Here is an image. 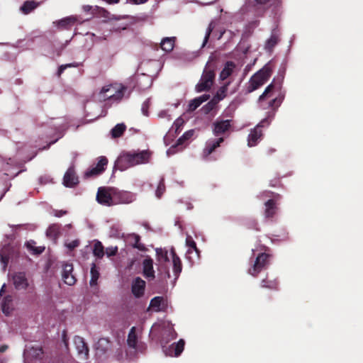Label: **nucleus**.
<instances>
[{
    "label": "nucleus",
    "mask_w": 363,
    "mask_h": 363,
    "mask_svg": "<svg viewBox=\"0 0 363 363\" xmlns=\"http://www.w3.org/2000/svg\"><path fill=\"white\" fill-rule=\"evenodd\" d=\"M157 261L159 264V270L161 273L164 272V279L169 277L168 267L172 264L173 271L176 277H178L182 272V263L179 257L172 248L169 251L165 248L156 249Z\"/></svg>",
    "instance_id": "nucleus-1"
},
{
    "label": "nucleus",
    "mask_w": 363,
    "mask_h": 363,
    "mask_svg": "<svg viewBox=\"0 0 363 363\" xmlns=\"http://www.w3.org/2000/svg\"><path fill=\"white\" fill-rule=\"evenodd\" d=\"M127 87L120 84L104 86L96 94L97 100L104 103V106L110 107L119 103L124 97Z\"/></svg>",
    "instance_id": "nucleus-2"
},
{
    "label": "nucleus",
    "mask_w": 363,
    "mask_h": 363,
    "mask_svg": "<svg viewBox=\"0 0 363 363\" xmlns=\"http://www.w3.org/2000/svg\"><path fill=\"white\" fill-rule=\"evenodd\" d=\"M151 153L148 150H143L138 152H123L118 157L115 167L123 171L135 165L148 162Z\"/></svg>",
    "instance_id": "nucleus-3"
},
{
    "label": "nucleus",
    "mask_w": 363,
    "mask_h": 363,
    "mask_svg": "<svg viewBox=\"0 0 363 363\" xmlns=\"http://www.w3.org/2000/svg\"><path fill=\"white\" fill-rule=\"evenodd\" d=\"M271 74L270 67L264 66L251 77L247 88V91L250 93L261 87L269 80Z\"/></svg>",
    "instance_id": "nucleus-4"
},
{
    "label": "nucleus",
    "mask_w": 363,
    "mask_h": 363,
    "mask_svg": "<svg viewBox=\"0 0 363 363\" xmlns=\"http://www.w3.org/2000/svg\"><path fill=\"white\" fill-rule=\"evenodd\" d=\"M116 188L99 187L96 194L97 201L104 206H110L115 205Z\"/></svg>",
    "instance_id": "nucleus-5"
},
{
    "label": "nucleus",
    "mask_w": 363,
    "mask_h": 363,
    "mask_svg": "<svg viewBox=\"0 0 363 363\" xmlns=\"http://www.w3.org/2000/svg\"><path fill=\"white\" fill-rule=\"evenodd\" d=\"M215 74L213 69L210 67L208 63L203 72L199 82L196 86V90L198 92H201L208 90L213 85Z\"/></svg>",
    "instance_id": "nucleus-6"
},
{
    "label": "nucleus",
    "mask_w": 363,
    "mask_h": 363,
    "mask_svg": "<svg viewBox=\"0 0 363 363\" xmlns=\"http://www.w3.org/2000/svg\"><path fill=\"white\" fill-rule=\"evenodd\" d=\"M139 333L140 331L137 330L135 327H133L130 329L128 336V345L130 348L134 350L135 353H142L146 349L145 344L139 340Z\"/></svg>",
    "instance_id": "nucleus-7"
},
{
    "label": "nucleus",
    "mask_w": 363,
    "mask_h": 363,
    "mask_svg": "<svg viewBox=\"0 0 363 363\" xmlns=\"http://www.w3.org/2000/svg\"><path fill=\"white\" fill-rule=\"evenodd\" d=\"M42 349L38 345H27L24 350L23 357L25 363H38L41 355Z\"/></svg>",
    "instance_id": "nucleus-8"
},
{
    "label": "nucleus",
    "mask_w": 363,
    "mask_h": 363,
    "mask_svg": "<svg viewBox=\"0 0 363 363\" xmlns=\"http://www.w3.org/2000/svg\"><path fill=\"white\" fill-rule=\"evenodd\" d=\"M269 124V121H268V118H265L263 121H262L259 124L257 125V126L252 129L248 137H247V146L248 147H254L257 145V144L260 141L262 133L260 130L261 127H264L265 125H268Z\"/></svg>",
    "instance_id": "nucleus-9"
},
{
    "label": "nucleus",
    "mask_w": 363,
    "mask_h": 363,
    "mask_svg": "<svg viewBox=\"0 0 363 363\" xmlns=\"http://www.w3.org/2000/svg\"><path fill=\"white\" fill-rule=\"evenodd\" d=\"M15 289L27 290L30 287L29 281L24 272H15L9 276Z\"/></svg>",
    "instance_id": "nucleus-10"
},
{
    "label": "nucleus",
    "mask_w": 363,
    "mask_h": 363,
    "mask_svg": "<svg viewBox=\"0 0 363 363\" xmlns=\"http://www.w3.org/2000/svg\"><path fill=\"white\" fill-rule=\"evenodd\" d=\"M165 341L164 337L162 340V350L165 355L170 357H178L183 352L184 348V340L181 339L177 343H174L168 347L163 345Z\"/></svg>",
    "instance_id": "nucleus-11"
},
{
    "label": "nucleus",
    "mask_w": 363,
    "mask_h": 363,
    "mask_svg": "<svg viewBox=\"0 0 363 363\" xmlns=\"http://www.w3.org/2000/svg\"><path fill=\"white\" fill-rule=\"evenodd\" d=\"M268 258L269 255L266 253L259 254L253 265L248 269V273L252 276H257L268 264Z\"/></svg>",
    "instance_id": "nucleus-12"
},
{
    "label": "nucleus",
    "mask_w": 363,
    "mask_h": 363,
    "mask_svg": "<svg viewBox=\"0 0 363 363\" xmlns=\"http://www.w3.org/2000/svg\"><path fill=\"white\" fill-rule=\"evenodd\" d=\"M223 137H218L215 138H209L205 143V146L202 152V157L208 159V157L223 142Z\"/></svg>",
    "instance_id": "nucleus-13"
},
{
    "label": "nucleus",
    "mask_w": 363,
    "mask_h": 363,
    "mask_svg": "<svg viewBox=\"0 0 363 363\" xmlns=\"http://www.w3.org/2000/svg\"><path fill=\"white\" fill-rule=\"evenodd\" d=\"M115 205L128 204L136 199V195L134 193L126 191H120L116 189Z\"/></svg>",
    "instance_id": "nucleus-14"
},
{
    "label": "nucleus",
    "mask_w": 363,
    "mask_h": 363,
    "mask_svg": "<svg viewBox=\"0 0 363 363\" xmlns=\"http://www.w3.org/2000/svg\"><path fill=\"white\" fill-rule=\"evenodd\" d=\"M168 306L167 300L162 296L153 298L150 303L147 311L152 312L164 311Z\"/></svg>",
    "instance_id": "nucleus-15"
},
{
    "label": "nucleus",
    "mask_w": 363,
    "mask_h": 363,
    "mask_svg": "<svg viewBox=\"0 0 363 363\" xmlns=\"http://www.w3.org/2000/svg\"><path fill=\"white\" fill-rule=\"evenodd\" d=\"M194 134V130H189L185 132L182 137H180L175 145L172 146L167 152L168 155L174 154L177 151L182 150L186 145L185 141L193 137Z\"/></svg>",
    "instance_id": "nucleus-16"
},
{
    "label": "nucleus",
    "mask_w": 363,
    "mask_h": 363,
    "mask_svg": "<svg viewBox=\"0 0 363 363\" xmlns=\"http://www.w3.org/2000/svg\"><path fill=\"white\" fill-rule=\"evenodd\" d=\"M186 245L188 247L186 258L191 262H194L199 259V250L196 246V242L190 235H187L186 238Z\"/></svg>",
    "instance_id": "nucleus-17"
},
{
    "label": "nucleus",
    "mask_w": 363,
    "mask_h": 363,
    "mask_svg": "<svg viewBox=\"0 0 363 363\" xmlns=\"http://www.w3.org/2000/svg\"><path fill=\"white\" fill-rule=\"evenodd\" d=\"M108 160L105 157H100L96 165L88 169L85 172L84 176L86 177H91L101 174L105 169V167L106 166Z\"/></svg>",
    "instance_id": "nucleus-18"
},
{
    "label": "nucleus",
    "mask_w": 363,
    "mask_h": 363,
    "mask_svg": "<svg viewBox=\"0 0 363 363\" xmlns=\"http://www.w3.org/2000/svg\"><path fill=\"white\" fill-rule=\"evenodd\" d=\"M0 305L2 313L6 315H9L14 310L13 296L11 295H6L2 297Z\"/></svg>",
    "instance_id": "nucleus-19"
},
{
    "label": "nucleus",
    "mask_w": 363,
    "mask_h": 363,
    "mask_svg": "<svg viewBox=\"0 0 363 363\" xmlns=\"http://www.w3.org/2000/svg\"><path fill=\"white\" fill-rule=\"evenodd\" d=\"M73 266L71 264H65L63 265L62 277L65 283L69 286H72L76 282V279L72 274Z\"/></svg>",
    "instance_id": "nucleus-20"
},
{
    "label": "nucleus",
    "mask_w": 363,
    "mask_h": 363,
    "mask_svg": "<svg viewBox=\"0 0 363 363\" xmlns=\"http://www.w3.org/2000/svg\"><path fill=\"white\" fill-rule=\"evenodd\" d=\"M74 343L77 350L78 354L82 359H86L89 353V350L84 342V339L79 336H75L74 338Z\"/></svg>",
    "instance_id": "nucleus-21"
},
{
    "label": "nucleus",
    "mask_w": 363,
    "mask_h": 363,
    "mask_svg": "<svg viewBox=\"0 0 363 363\" xmlns=\"http://www.w3.org/2000/svg\"><path fill=\"white\" fill-rule=\"evenodd\" d=\"M145 288V282L140 277L136 278L132 284V292L135 297L143 295Z\"/></svg>",
    "instance_id": "nucleus-22"
},
{
    "label": "nucleus",
    "mask_w": 363,
    "mask_h": 363,
    "mask_svg": "<svg viewBox=\"0 0 363 363\" xmlns=\"http://www.w3.org/2000/svg\"><path fill=\"white\" fill-rule=\"evenodd\" d=\"M78 183V178L75 175L74 169L70 167L66 172L64 179L63 184L67 187H72Z\"/></svg>",
    "instance_id": "nucleus-23"
},
{
    "label": "nucleus",
    "mask_w": 363,
    "mask_h": 363,
    "mask_svg": "<svg viewBox=\"0 0 363 363\" xmlns=\"http://www.w3.org/2000/svg\"><path fill=\"white\" fill-rule=\"evenodd\" d=\"M230 127V121L225 120L221 121H216L213 123V133L216 136L225 133Z\"/></svg>",
    "instance_id": "nucleus-24"
},
{
    "label": "nucleus",
    "mask_w": 363,
    "mask_h": 363,
    "mask_svg": "<svg viewBox=\"0 0 363 363\" xmlns=\"http://www.w3.org/2000/svg\"><path fill=\"white\" fill-rule=\"evenodd\" d=\"M143 274L147 279L155 278V271L153 269V261L150 258H146L143 262Z\"/></svg>",
    "instance_id": "nucleus-25"
},
{
    "label": "nucleus",
    "mask_w": 363,
    "mask_h": 363,
    "mask_svg": "<svg viewBox=\"0 0 363 363\" xmlns=\"http://www.w3.org/2000/svg\"><path fill=\"white\" fill-rule=\"evenodd\" d=\"M226 91H227V87L225 86H222L218 91V92H217L216 95L214 96V98L206 105V108H207L208 111L213 110V108L216 106V104L225 97Z\"/></svg>",
    "instance_id": "nucleus-26"
},
{
    "label": "nucleus",
    "mask_w": 363,
    "mask_h": 363,
    "mask_svg": "<svg viewBox=\"0 0 363 363\" xmlns=\"http://www.w3.org/2000/svg\"><path fill=\"white\" fill-rule=\"evenodd\" d=\"M209 99V95L203 94L201 96L195 98L191 100L188 105V111H194L202 103L207 101Z\"/></svg>",
    "instance_id": "nucleus-27"
},
{
    "label": "nucleus",
    "mask_w": 363,
    "mask_h": 363,
    "mask_svg": "<svg viewBox=\"0 0 363 363\" xmlns=\"http://www.w3.org/2000/svg\"><path fill=\"white\" fill-rule=\"evenodd\" d=\"M175 39L174 37L164 38L160 43L161 49L167 52H171L174 47Z\"/></svg>",
    "instance_id": "nucleus-28"
},
{
    "label": "nucleus",
    "mask_w": 363,
    "mask_h": 363,
    "mask_svg": "<svg viewBox=\"0 0 363 363\" xmlns=\"http://www.w3.org/2000/svg\"><path fill=\"white\" fill-rule=\"evenodd\" d=\"M76 21L77 18L72 16L54 22L53 23L59 28H67L69 26L73 25Z\"/></svg>",
    "instance_id": "nucleus-29"
},
{
    "label": "nucleus",
    "mask_w": 363,
    "mask_h": 363,
    "mask_svg": "<svg viewBox=\"0 0 363 363\" xmlns=\"http://www.w3.org/2000/svg\"><path fill=\"white\" fill-rule=\"evenodd\" d=\"M277 208L273 199H269L265 203L264 214L267 218H271L276 213Z\"/></svg>",
    "instance_id": "nucleus-30"
},
{
    "label": "nucleus",
    "mask_w": 363,
    "mask_h": 363,
    "mask_svg": "<svg viewBox=\"0 0 363 363\" xmlns=\"http://www.w3.org/2000/svg\"><path fill=\"white\" fill-rule=\"evenodd\" d=\"M93 254L98 258H102L104 255V247L99 240H95L93 246Z\"/></svg>",
    "instance_id": "nucleus-31"
},
{
    "label": "nucleus",
    "mask_w": 363,
    "mask_h": 363,
    "mask_svg": "<svg viewBox=\"0 0 363 363\" xmlns=\"http://www.w3.org/2000/svg\"><path fill=\"white\" fill-rule=\"evenodd\" d=\"M275 84H274V81H273L269 85H268L265 90L264 91V92L259 96V102H261L262 101H264V99L270 97L272 96V92L274 91V89H275Z\"/></svg>",
    "instance_id": "nucleus-32"
},
{
    "label": "nucleus",
    "mask_w": 363,
    "mask_h": 363,
    "mask_svg": "<svg viewBox=\"0 0 363 363\" xmlns=\"http://www.w3.org/2000/svg\"><path fill=\"white\" fill-rule=\"evenodd\" d=\"M235 65L233 62H227L223 69L220 74V78L222 80L227 79L233 72Z\"/></svg>",
    "instance_id": "nucleus-33"
},
{
    "label": "nucleus",
    "mask_w": 363,
    "mask_h": 363,
    "mask_svg": "<svg viewBox=\"0 0 363 363\" xmlns=\"http://www.w3.org/2000/svg\"><path fill=\"white\" fill-rule=\"evenodd\" d=\"M109 348V341L106 338H101L96 344V350L98 353L104 352Z\"/></svg>",
    "instance_id": "nucleus-34"
},
{
    "label": "nucleus",
    "mask_w": 363,
    "mask_h": 363,
    "mask_svg": "<svg viewBox=\"0 0 363 363\" xmlns=\"http://www.w3.org/2000/svg\"><path fill=\"white\" fill-rule=\"evenodd\" d=\"M186 121V119L183 117V116H180L179 118H177L175 121L174 122V124L172 125L171 128L172 131H174L175 133L179 132Z\"/></svg>",
    "instance_id": "nucleus-35"
},
{
    "label": "nucleus",
    "mask_w": 363,
    "mask_h": 363,
    "mask_svg": "<svg viewBox=\"0 0 363 363\" xmlns=\"http://www.w3.org/2000/svg\"><path fill=\"white\" fill-rule=\"evenodd\" d=\"M125 129V125L123 123H118L111 130L112 138L120 137Z\"/></svg>",
    "instance_id": "nucleus-36"
},
{
    "label": "nucleus",
    "mask_w": 363,
    "mask_h": 363,
    "mask_svg": "<svg viewBox=\"0 0 363 363\" xmlns=\"http://www.w3.org/2000/svg\"><path fill=\"white\" fill-rule=\"evenodd\" d=\"M91 279H90V285L91 286H95L97 284V280L99 277V272L97 269L96 264H92L91 268Z\"/></svg>",
    "instance_id": "nucleus-37"
},
{
    "label": "nucleus",
    "mask_w": 363,
    "mask_h": 363,
    "mask_svg": "<svg viewBox=\"0 0 363 363\" xmlns=\"http://www.w3.org/2000/svg\"><path fill=\"white\" fill-rule=\"evenodd\" d=\"M38 6V4L35 1H26L21 6V10L26 14L30 13Z\"/></svg>",
    "instance_id": "nucleus-38"
},
{
    "label": "nucleus",
    "mask_w": 363,
    "mask_h": 363,
    "mask_svg": "<svg viewBox=\"0 0 363 363\" xmlns=\"http://www.w3.org/2000/svg\"><path fill=\"white\" fill-rule=\"evenodd\" d=\"M58 233L59 228L56 225H52L50 226L46 231L47 236L52 239H55L58 236Z\"/></svg>",
    "instance_id": "nucleus-39"
},
{
    "label": "nucleus",
    "mask_w": 363,
    "mask_h": 363,
    "mask_svg": "<svg viewBox=\"0 0 363 363\" xmlns=\"http://www.w3.org/2000/svg\"><path fill=\"white\" fill-rule=\"evenodd\" d=\"M164 327L166 328L165 333L170 337L171 339H174L177 337V333L173 330L171 324L169 322L164 323Z\"/></svg>",
    "instance_id": "nucleus-40"
},
{
    "label": "nucleus",
    "mask_w": 363,
    "mask_h": 363,
    "mask_svg": "<svg viewBox=\"0 0 363 363\" xmlns=\"http://www.w3.org/2000/svg\"><path fill=\"white\" fill-rule=\"evenodd\" d=\"M277 38L275 35H272L266 42L265 49L270 51L277 43Z\"/></svg>",
    "instance_id": "nucleus-41"
},
{
    "label": "nucleus",
    "mask_w": 363,
    "mask_h": 363,
    "mask_svg": "<svg viewBox=\"0 0 363 363\" xmlns=\"http://www.w3.org/2000/svg\"><path fill=\"white\" fill-rule=\"evenodd\" d=\"M277 285V281L276 280H272V281H267L266 279H263L262 281V287H266V288H269V289H274V288H276Z\"/></svg>",
    "instance_id": "nucleus-42"
},
{
    "label": "nucleus",
    "mask_w": 363,
    "mask_h": 363,
    "mask_svg": "<svg viewBox=\"0 0 363 363\" xmlns=\"http://www.w3.org/2000/svg\"><path fill=\"white\" fill-rule=\"evenodd\" d=\"M165 191V186L163 183V181L162 180L160 184L157 186V190L155 191V195L157 198H160L162 194Z\"/></svg>",
    "instance_id": "nucleus-43"
},
{
    "label": "nucleus",
    "mask_w": 363,
    "mask_h": 363,
    "mask_svg": "<svg viewBox=\"0 0 363 363\" xmlns=\"http://www.w3.org/2000/svg\"><path fill=\"white\" fill-rule=\"evenodd\" d=\"M33 244H34V242H28L26 243V246L29 250H32L33 252V253H35V254L41 253L44 248H41V247L34 248Z\"/></svg>",
    "instance_id": "nucleus-44"
},
{
    "label": "nucleus",
    "mask_w": 363,
    "mask_h": 363,
    "mask_svg": "<svg viewBox=\"0 0 363 363\" xmlns=\"http://www.w3.org/2000/svg\"><path fill=\"white\" fill-rule=\"evenodd\" d=\"M213 30V26L212 25V23H210L207 30H206V35H205V38H204V40H203V45H202V47H204V45L206 44V43L208 42V40L209 38V36L212 32V30Z\"/></svg>",
    "instance_id": "nucleus-45"
},
{
    "label": "nucleus",
    "mask_w": 363,
    "mask_h": 363,
    "mask_svg": "<svg viewBox=\"0 0 363 363\" xmlns=\"http://www.w3.org/2000/svg\"><path fill=\"white\" fill-rule=\"evenodd\" d=\"M281 98H275L270 102L269 106L272 107L273 111H275L276 108L281 105Z\"/></svg>",
    "instance_id": "nucleus-46"
},
{
    "label": "nucleus",
    "mask_w": 363,
    "mask_h": 363,
    "mask_svg": "<svg viewBox=\"0 0 363 363\" xmlns=\"http://www.w3.org/2000/svg\"><path fill=\"white\" fill-rule=\"evenodd\" d=\"M118 252V247H108L106 249V255L107 257H111L115 255Z\"/></svg>",
    "instance_id": "nucleus-47"
},
{
    "label": "nucleus",
    "mask_w": 363,
    "mask_h": 363,
    "mask_svg": "<svg viewBox=\"0 0 363 363\" xmlns=\"http://www.w3.org/2000/svg\"><path fill=\"white\" fill-rule=\"evenodd\" d=\"M78 245H79V241L77 240H73V241L66 244V246L70 250L75 248Z\"/></svg>",
    "instance_id": "nucleus-48"
},
{
    "label": "nucleus",
    "mask_w": 363,
    "mask_h": 363,
    "mask_svg": "<svg viewBox=\"0 0 363 363\" xmlns=\"http://www.w3.org/2000/svg\"><path fill=\"white\" fill-rule=\"evenodd\" d=\"M150 99H147V101H145L143 106H142V111L143 113H145L147 112L148 111V108H149V106H150Z\"/></svg>",
    "instance_id": "nucleus-49"
},
{
    "label": "nucleus",
    "mask_w": 363,
    "mask_h": 363,
    "mask_svg": "<svg viewBox=\"0 0 363 363\" xmlns=\"http://www.w3.org/2000/svg\"><path fill=\"white\" fill-rule=\"evenodd\" d=\"M72 64H67L61 65L58 69V75H60L67 67H72Z\"/></svg>",
    "instance_id": "nucleus-50"
},
{
    "label": "nucleus",
    "mask_w": 363,
    "mask_h": 363,
    "mask_svg": "<svg viewBox=\"0 0 363 363\" xmlns=\"http://www.w3.org/2000/svg\"><path fill=\"white\" fill-rule=\"evenodd\" d=\"M6 289V284H4L1 286V289H0V297H1V296H3V294L5 293Z\"/></svg>",
    "instance_id": "nucleus-51"
},
{
    "label": "nucleus",
    "mask_w": 363,
    "mask_h": 363,
    "mask_svg": "<svg viewBox=\"0 0 363 363\" xmlns=\"http://www.w3.org/2000/svg\"><path fill=\"white\" fill-rule=\"evenodd\" d=\"M269 0H255V1L257 2V4H265L266 3H267Z\"/></svg>",
    "instance_id": "nucleus-52"
},
{
    "label": "nucleus",
    "mask_w": 363,
    "mask_h": 363,
    "mask_svg": "<svg viewBox=\"0 0 363 363\" xmlns=\"http://www.w3.org/2000/svg\"><path fill=\"white\" fill-rule=\"evenodd\" d=\"M65 211H60L59 212H57L55 215L57 217H60V216H62L64 214H65Z\"/></svg>",
    "instance_id": "nucleus-53"
},
{
    "label": "nucleus",
    "mask_w": 363,
    "mask_h": 363,
    "mask_svg": "<svg viewBox=\"0 0 363 363\" xmlns=\"http://www.w3.org/2000/svg\"><path fill=\"white\" fill-rule=\"evenodd\" d=\"M7 349V346L6 345H3L0 347V352H3L4 351H6Z\"/></svg>",
    "instance_id": "nucleus-54"
},
{
    "label": "nucleus",
    "mask_w": 363,
    "mask_h": 363,
    "mask_svg": "<svg viewBox=\"0 0 363 363\" xmlns=\"http://www.w3.org/2000/svg\"><path fill=\"white\" fill-rule=\"evenodd\" d=\"M107 1L109 4H117V3H118L119 0H107Z\"/></svg>",
    "instance_id": "nucleus-55"
},
{
    "label": "nucleus",
    "mask_w": 363,
    "mask_h": 363,
    "mask_svg": "<svg viewBox=\"0 0 363 363\" xmlns=\"http://www.w3.org/2000/svg\"><path fill=\"white\" fill-rule=\"evenodd\" d=\"M63 340H64V342H65V345H67L66 336H65V334L63 335Z\"/></svg>",
    "instance_id": "nucleus-56"
},
{
    "label": "nucleus",
    "mask_w": 363,
    "mask_h": 363,
    "mask_svg": "<svg viewBox=\"0 0 363 363\" xmlns=\"http://www.w3.org/2000/svg\"><path fill=\"white\" fill-rule=\"evenodd\" d=\"M191 208H192V206H189L188 209H191Z\"/></svg>",
    "instance_id": "nucleus-57"
},
{
    "label": "nucleus",
    "mask_w": 363,
    "mask_h": 363,
    "mask_svg": "<svg viewBox=\"0 0 363 363\" xmlns=\"http://www.w3.org/2000/svg\"><path fill=\"white\" fill-rule=\"evenodd\" d=\"M156 326H157L156 325H154L152 328L155 329L156 328Z\"/></svg>",
    "instance_id": "nucleus-58"
}]
</instances>
